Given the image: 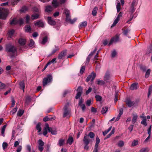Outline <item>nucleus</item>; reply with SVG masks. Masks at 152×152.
Listing matches in <instances>:
<instances>
[{
	"mask_svg": "<svg viewBox=\"0 0 152 152\" xmlns=\"http://www.w3.org/2000/svg\"><path fill=\"white\" fill-rule=\"evenodd\" d=\"M6 50L8 53H10V57L12 58L15 56V54L17 51L16 47L11 44H8L6 46Z\"/></svg>",
	"mask_w": 152,
	"mask_h": 152,
	"instance_id": "nucleus-1",
	"label": "nucleus"
},
{
	"mask_svg": "<svg viewBox=\"0 0 152 152\" xmlns=\"http://www.w3.org/2000/svg\"><path fill=\"white\" fill-rule=\"evenodd\" d=\"M53 77L52 75H48L46 77H44L42 80V85L43 86H46L48 83L52 81Z\"/></svg>",
	"mask_w": 152,
	"mask_h": 152,
	"instance_id": "nucleus-2",
	"label": "nucleus"
},
{
	"mask_svg": "<svg viewBox=\"0 0 152 152\" xmlns=\"http://www.w3.org/2000/svg\"><path fill=\"white\" fill-rule=\"evenodd\" d=\"M8 10L4 8H0V19H5L7 16Z\"/></svg>",
	"mask_w": 152,
	"mask_h": 152,
	"instance_id": "nucleus-3",
	"label": "nucleus"
},
{
	"mask_svg": "<svg viewBox=\"0 0 152 152\" xmlns=\"http://www.w3.org/2000/svg\"><path fill=\"white\" fill-rule=\"evenodd\" d=\"M87 134H85L83 140V142L85 144L84 149L87 150L88 149L89 147L88 145L91 141L90 140L87 138Z\"/></svg>",
	"mask_w": 152,
	"mask_h": 152,
	"instance_id": "nucleus-4",
	"label": "nucleus"
},
{
	"mask_svg": "<svg viewBox=\"0 0 152 152\" xmlns=\"http://www.w3.org/2000/svg\"><path fill=\"white\" fill-rule=\"evenodd\" d=\"M96 75L94 72H92L91 74L88 75L86 79V81L88 82L90 80L93 82L96 77Z\"/></svg>",
	"mask_w": 152,
	"mask_h": 152,
	"instance_id": "nucleus-5",
	"label": "nucleus"
},
{
	"mask_svg": "<svg viewBox=\"0 0 152 152\" xmlns=\"http://www.w3.org/2000/svg\"><path fill=\"white\" fill-rule=\"evenodd\" d=\"M83 89L82 87L81 86L78 87L77 89V92L75 97L76 99H78L80 97L81 94L83 93Z\"/></svg>",
	"mask_w": 152,
	"mask_h": 152,
	"instance_id": "nucleus-6",
	"label": "nucleus"
},
{
	"mask_svg": "<svg viewBox=\"0 0 152 152\" xmlns=\"http://www.w3.org/2000/svg\"><path fill=\"white\" fill-rule=\"evenodd\" d=\"M46 127L48 129V131L49 132H50L52 134L56 135L57 134V132L56 129L50 127L48 124H47Z\"/></svg>",
	"mask_w": 152,
	"mask_h": 152,
	"instance_id": "nucleus-7",
	"label": "nucleus"
},
{
	"mask_svg": "<svg viewBox=\"0 0 152 152\" xmlns=\"http://www.w3.org/2000/svg\"><path fill=\"white\" fill-rule=\"evenodd\" d=\"M125 102L126 104L129 107H130L132 106H133L135 104V102L134 101H132L129 98L126 99Z\"/></svg>",
	"mask_w": 152,
	"mask_h": 152,
	"instance_id": "nucleus-8",
	"label": "nucleus"
},
{
	"mask_svg": "<svg viewBox=\"0 0 152 152\" xmlns=\"http://www.w3.org/2000/svg\"><path fill=\"white\" fill-rule=\"evenodd\" d=\"M66 52L67 51L66 50H64L61 51L58 54V59H62L63 57L65 56Z\"/></svg>",
	"mask_w": 152,
	"mask_h": 152,
	"instance_id": "nucleus-9",
	"label": "nucleus"
},
{
	"mask_svg": "<svg viewBox=\"0 0 152 152\" xmlns=\"http://www.w3.org/2000/svg\"><path fill=\"white\" fill-rule=\"evenodd\" d=\"M65 13L66 15V20L67 22H68L71 19L70 12L68 10H65Z\"/></svg>",
	"mask_w": 152,
	"mask_h": 152,
	"instance_id": "nucleus-10",
	"label": "nucleus"
},
{
	"mask_svg": "<svg viewBox=\"0 0 152 152\" xmlns=\"http://www.w3.org/2000/svg\"><path fill=\"white\" fill-rule=\"evenodd\" d=\"M83 100L82 99H80L79 101L78 104L79 106L81 107L83 112H84L85 110L86 107L85 104H83Z\"/></svg>",
	"mask_w": 152,
	"mask_h": 152,
	"instance_id": "nucleus-11",
	"label": "nucleus"
},
{
	"mask_svg": "<svg viewBox=\"0 0 152 152\" xmlns=\"http://www.w3.org/2000/svg\"><path fill=\"white\" fill-rule=\"evenodd\" d=\"M10 24L11 25H15L17 24V19L16 18L12 19L11 18L10 20Z\"/></svg>",
	"mask_w": 152,
	"mask_h": 152,
	"instance_id": "nucleus-12",
	"label": "nucleus"
},
{
	"mask_svg": "<svg viewBox=\"0 0 152 152\" xmlns=\"http://www.w3.org/2000/svg\"><path fill=\"white\" fill-rule=\"evenodd\" d=\"M52 4L54 8H56L60 5L58 0H53Z\"/></svg>",
	"mask_w": 152,
	"mask_h": 152,
	"instance_id": "nucleus-13",
	"label": "nucleus"
},
{
	"mask_svg": "<svg viewBox=\"0 0 152 152\" xmlns=\"http://www.w3.org/2000/svg\"><path fill=\"white\" fill-rule=\"evenodd\" d=\"M34 25L38 27H41L43 28L44 26V24L43 22L41 20L37 21L34 23Z\"/></svg>",
	"mask_w": 152,
	"mask_h": 152,
	"instance_id": "nucleus-14",
	"label": "nucleus"
},
{
	"mask_svg": "<svg viewBox=\"0 0 152 152\" xmlns=\"http://www.w3.org/2000/svg\"><path fill=\"white\" fill-rule=\"evenodd\" d=\"M47 20L49 24L50 25L53 26L56 24V21L52 19L51 17H48L47 18Z\"/></svg>",
	"mask_w": 152,
	"mask_h": 152,
	"instance_id": "nucleus-15",
	"label": "nucleus"
},
{
	"mask_svg": "<svg viewBox=\"0 0 152 152\" xmlns=\"http://www.w3.org/2000/svg\"><path fill=\"white\" fill-rule=\"evenodd\" d=\"M119 39V38L118 37H113L112 38L108 44V46H110L113 42H117Z\"/></svg>",
	"mask_w": 152,
	"mask_h": 152,
	"instance_id": "nucleus-16",
	"label": "nucleus"
},
{
	"mask_svg": "<svg viewBox=\"0 0 152 152\" xmlns=\"http://www.w3.org/2000/svg\"><path fill=\"white\" fill-rule=\"evenodd\" d=\"M64 113L63 114V117H65L67 115H69L70 112L68 110V108L67 106L65 105L64 107Z\"/></svg>",
	"mask_w": 152,
	"mask_h": 152,
	"instance_id": "nucleus-17",
	"label": "nucleus"
},
{
	"mask_svg": "<svg viewBox=\"0 0 152 152\" xmlns=\"http://www.w3.org/2000/svg\"><path fill=\"white\" fill-rule=\"evenodd\" d=\"M104 80L106 81L107 82H109L110 80V74L109 72H107L106 73L104 76Z\"/></svg>",
	"mask_w": 152,
	"mask_h": 152,
	"instance_id": "nucleus-18",
	"label": "nucleus"
},
{
	"mask_svg": "<svg viewBox=\"0 0 152 152\" xmlns=\"http://www.w3.org/2000/svg\"><path fill=\"white\" fill-rule=\"evenodd\" d=\"M100 142V140L98 136H97L96 137V143L95 145L94 149L98 150V148L99 144Z\"/></svg>",
	"mask_w": 152,
	"mask_h": 152,
	"instance_id": "nucleus-19",
	"label": "nucleus"
},
{
	"mask_svg": "<svg viewBox=\"0 0 152 152\" xmlns=\"http://www.w3.org/2000/svg\"><path fill=\"white\" fill-rule=\"evenodd\" d=\"M53 9V7L50 5H48L45 7V11L48 12L52 11Z\"/></svg>",
	"mask_w": 152,
	"mask_h": 152,
	"instance_id": "nucleus-20",
	"label": "nucleus"
},
{
	"mask_svg": "<svg viewBox=\"0 0 152 152\" xmlns=\"http://www.w3.org/2000/svg\"><path fill=\"white\" fill-rule=\"evenodd\" d=\"M26 39L22 38H20L18 40L19 44L22 46L26 44Z\"/></svg>",
	"mask_w": 152,
	"mask_h": 152,
	"instance_id": "nucleus-21",
	"label": "nucleus"
},
{
	"mask_svg": "<svg viewBox=\"0 0 152 152\" xmlns=\"http://www.w3.org/2000/svg\"><path fill=\"white\" fill-rule=\"evenodd\" d=\"M138 85V84L137 83H133L131 85L130 88L132 90L137 89V87Z\"/></svg>",
	"mask_w": 152,
	"mask_h": 152,
	"instance_id": "nucleus-22",
	"label": "nucleus"
},
{
	"mask_svg": "<svg viewBox=\"0 0 152 152\" xmlns=\"http://www.w3.org/2000/svg\"><path fill=\"white\" fill-rule=\"evenodd\" d=\"M133 118L132 119V122L133 124L136 122L138 117V116L136 114H133Z\"/></svg>",
	"mask_w": 152,
	"mask_h": 152,
	"instance_id": "nucleus-23",
	"label": "nucleus"
},
{
	"mask_svg": "<svg viewBox=\"0 0 152 152\" xmlns=\"http://www.w3.org/2000/svg\"><path fill=\"white\" fill-rule=\"evenodd\" d=\"M55 48L54 49L52 50V52L50 53L49 55V56H50L53 54L54 53H55L56 51H58L59 49L58 46H55Z\"/></svg>",
	"mask_w": 152,
	"mask_h": 152,
	"instance_id": "nucleus-24",
	"label": "nucleus"
},
{
	"mask_svg": "<svg viewBox=\"0 0 152 152\" xmlns=\"http://www.w3.org/2000/svg\"><path fill=\"white\" fill-rule=\"evenodd\" d=\"M19 85L20 87V88L23 90L24 92V89L25 88V84L24 81L22 80L19 83Z\"/></svg>",
	"mask_w": 152,
	"mask_h": 152,
	"instance_id": "nucleus-25",
	"label": "nucleus"
},
{
	"mask_svg": "<svg viewBox=\"0 0 152 152\" xmlns=\"http://www.w3.org/2000/svg\"><path fill=\"white\" fill-rule=\"evenodd\" d=\"M65 143V140L63 138H60L58 141V144L60 146H63Z\"/></svg>",
	"mask_w": 152,
	"mask_h": 152,
	"instance_id": "nucleus-26",
	"label": "nucleus"
},
{
	"mask_svg": "<svg viewBox=\"0 0 152 152\" xmlns=\"http://www.w3.org/2000/svg\"><path fill=\"white\" fill-rule=\"evenodd\" d=\"M56 119L55 117L49 118L48 116H46L43 119V121L45 122H46L48 121H51L52 120H55Z\"/></svg>",
	"mask_w": 152,
	"mask_h": 152,
	"instance_id": "nucleus-27",
	"label": "nucleus"
},
{
	"mask_svg": "<svg viewBox=\"0 0 152 152\" xmlns=\"http://www.w3.org/2000/svg\"><path fill=\"white\" fill-rule=\"evenodd\" d=\"M108 108L107 106L102 107L101 113L102 114L106 113L108 111Z\"/></svg>",
	"mask_w": 152,
	"mask_h": 152,
	"instance_id": "nucleus-28",
	"label": "nucleus"
},
{
	"mask_svg": "<svg viewBox=\"0 0 152 152\" xmlns=\"http://www.w3.org/2000/svg\"><path fill=\"white\" fill-rule=\"evenodd\" d=\"M41 124L40 123H38L36 126V129L38 130V132H40L42 130V128L41 127Z\"/></svg>",
	"mask_w": 152,
	"mask_h": 152,
	"instance_id": "nucleus-29",
	"label": "nucleus"
},
{
	"mask_svg": "<svg viewBox=\"0 0 152 152\" xmlns=\"http://www.w3.org/2000/svg\"><path fill=\"white\" fill-rule=\"evenodd\" d=\"M87 23L86 21H84L81 23L79 24V28H81L83 27H85L87 25Z\"/></svg>",
	"mask_w": 152,
	"mask_h": 152,
	"instance_id": "nucleus-30",
	"label": "nucleus"
},
{
	"mask_svg": "<svg viewBox=\"0 0 152 152\" xmlns=\"http://www.w3.org/2000/svg\"><path fill=\"white\" fill-rule=\"evenodd\" d=\"M98 9V8L97 7H96L93 10L92 14L93 16H95L96 15Z\"/></svg>",
	"mask_w": 152,
	"mask_h": 152,
	"instance_id": "nucleus-31",
	"label": "nucleus"
},
{
	"mask_svg": "<svg viewBox=\"0 0 152 152\" xmlns=\"http://www.w3.org/2000/svg\"><path fill=\"white\" fill-rule=\"evenodd\" d=\"M73 142V139L72 137H69L67 141V143L69 144L70 145H71Z\"/></svg>",
	"mask_w": 152,
	"mask_h": 152,
	"instance_id": "nucleus-32",
	"label": "nucleus"
},
{
	"mask_svg": "<svg viewBox=\"0 0 152 152\" xmlns=\"http://www.w3.org/2000/svg\"><path fill=\"white\" fill-rule=\"evenodd\" d=\"M141 118H144L141 121V124L144 125L145 126H146L147 125V124L146 122V118L145 117H143L142 116H140Z\"/></svg>",
	"mask_w": 152,
	"mask_h": 152,
	"instance_id": "nucleus-33",
	"label": "nucleus"
},
{
	"mask_svg": "<svg viewBox=\"0 0 152 152\" xmlns=\"http://www.w3.org/2000/svg\"><path fill=\"white\" fill-rule=\"evenodd\" d=\"M39 16L37 13H34L31 15V18L32 20L37 19L39 18Z\"/></svg>",
	"mask_w": 152,
	"mask_h": 152,
	"instance_id": "nucleus-34",
	"label": "nucleus"
},
{
	"mask_svg": "<svg viewBox=\"0 0 152 152\" xmlns=\"http://www.w3.org/2000/svg\"><path fill=\"white\" fill-rule=\"evenodd\" d=\"M48 37L47 36L44 37L42 39V40L41 42V44L44 45L48 41Z\"/></svg>",
	"mask_w": 152,
	"mask_h": 152,
	"instance_id": "nucleus-35",
	"label": "nucleus"
},
{
	"mask_svg": "<svg viewBox=\"0 0 152 152\" xmlns=\"http://www.w3.org/2000/svg\"><path fill=\"white\" fill-rule=\"evenodd\" d=\"M7 126V125H5L3 126L1 128V134H2V135L4 137V132L5 131V129L6 128V127Z\"/></svg>",
	"mask_w": 152,
	"mask_h": 152,
	"instance_id": "nucleus-36",
	"label": "nucleus"
},
{
	"mask_svg": "<svg viewBox=\"0 0 152 152\" xmlns=\"http://www.w3.org/2000/svg\"><path fill=\"white\" fill-rule=\"evenodd\" d=\"M47 124H48L47 123H46L45 124V127L44 129H43L42 133L45 136H46L48 133V129L46 127V126H47Z\"/></svg>",
	"mask_w": 152,
	"mask_h": 152,
	"instance_id": "nucleus-37",
	"label": "nucleus"
},
{
	"mask_svg": "<svg viewBox=\"0 0 152 152\" xmlns=\"http://www.w3.org/2000/svg\"><path fill=\"white\" fill-rule=\"evenodd\" d=\"M25 29L26 32H28L31 31V28L30 26L27 25L25 26Z\"/></svg>",
	"mask_w": 152,
	"mask_h": 152,
	"instance_id": "nucleus-38",
	"label": "nucleus"
},
{
	"mask_svg": "<svg viewBox=\"0 0 152 152\" xmlns=\"http://www.w3.org/2000/svg\"><path fill=\"white\" fill-rule=\"evenodd\" d=\"M130 30L128 28H127L123 31L122 32V33L124 35L127 36L128 34L130 32Z\"/></svg>",
	"mask_w": 152,
	"mask_h": 152,
	"instance_id": "nucleus-39",
	"label": "nucleus"
},
{
	"mask_svg": "<svg viewBox=\"0 0 152 152\" xmlns=\"http://www.w3.org/2000/svg\"><path fill=\"white\" fill-rule=\"evenodd\" d=\"M151 72V69H147V71L146 72V73L145 75V77L146 78H147L149 76Z\"/></svg>",
	"mask_w": 152,
	"mask_h": 152,
	"instance_id": "nucleus-40",
	"label": "nucleus"
},
{
	"mask_svg": "<svg viewBox=\"0 0 152 152\" xmlns=\"http://www.w3.org/2000/svg\"><path fill=\"white\" fill-rule=\"evenodd\" d=\"M105 84V82L102 80H98L97 81V84L101 86L104 85Z\"/></svg>",
	"mask_w": 152,
	"mask_h": 152,
	"instance_id": "nucleus-41",
	"label": "nucleus"
},
{
	"mask_svg": "<svg viewBox=\"0 0 152 152\" xmlns=\"http://www.w3.org/2000/svg\"><path fill=\"white\" fill-rule=\"evenodd\" d=\"M87 138L89 139V136L91 138H93L94 136H95V134L94 133V132H90L89 133L88 135H87Z\"/></svg>",
	"mask_w": 152,
	"mask_h": 152,
	"instance_id": "nucleus-42",
	"label": "nucleus"
},
{
	"mask_svg": "<svg viewBox=\"0 0 152 152\" xmlns=\"http://www.w3.org/2000/svg\"><path fill=\"white\" fill-rule=\"evenodd\" d=\"M24 113V110L19 109L17 113V115L19 117H21L23 114Z\"/></svg>",
	"mask_w": 152,
	"mask_h": 152,
	"instance_id": "nucleus-43",
	"label": "nucleus"
},
{
	"mask_svg": "<svg viewBox=\"0 0 152 152\" xmlns=\"http://www.w3.org/2000/svg\"><path fill=\"white\" fill-rule=\"evenodd\" d=\"M96 100L97 101L100 102L102 100V97L99 95H96L95 96Z\"/></svg>",
	"mask_w": 152,
	"mask_h": 152,
	"instance_id": "nucleus-44",
	"label": "nucleus"
},
{
	"mask_svg": "<svg viewBox=\"0 0 152 152\" xmlns=\"http://www.w3.org/2000/svg\"><path fill=\"white\" fill-rule=\"evenodd\" d=\"M140 70L143 72H145L147 69L146 67L143 65H140Z\"/></svg>",
	"mask_w": 152,
	"mask_h": 152,
	"instance_id": "nucleus-45",
	"label": "nucleus"
},
{
	"mask_svg": "<svg viewBox=\"0 0 152 152\" xmlns=\"http://www.w3.org/2000/svg\"><path fill=\"white\" fill-rule=\"evenodd\" d=\"M112 126L110 127L107 129L103 132V134L104 136H105L111 129Z\"/></svg>",
	"mask_w": 152,
	"mask_h": 152,
	"instance_id": "nucleus-46",
	"label": "nucleus"
},
{
	"mask_svg": "<svg viewBox=\"0 0 152 152\" xmlns=\"http://www.w3.org/2000/svg\"><path fill=\"white\" fill-rule=\"evenodd\" d=\"M124 145V142L122 140L120 141L118 143V146L120 147H122Z\"/></svg>",
	"mask_w": 152,
	"mask_h": 152,
	"instance_id": "nucleus-47",
	"label": "nucleus"
},
{
	"mask_svg": "<svg viewBox=\"0 0 152 152\" xmlns=\"http://www.w3.org/2000/svg\"><path fill=\"white\" fill-rule=\"evenodd\" d=\"M27 10L28 7L26 6H24L20 9V11L22 12H25Z\"/></svg>",
	"mask_w": 152,
	"mask_h": 152,
	"instance_id": "nucleus-48",
	"label": "nucleus"
},
{
	"mask_svg": "<svg viewBox=\"0 0 152 152\" xmlns=\"http://www.w3.org/2000/svg\"><path fill=\"white\" fill-rule=\"evenodd\" d=\"M95 64L96 65V69L99 70L100 68V64L98 61H96Z\"/></svg>",
	"mask_w": 152,
	"mask_h": 152,
	"instance_id": "nucleus-49",
	"label": "nucleus"
},
{
	"mask_svg": "<svg viewBox=\"0 0 152 152\" xmlns=\"http://www.w3.org/2000/svg\"><path fill=\"white\" fill-rule=\"evenodd\" d=\"M91 56H90V55H88V57H87L86 61L85 62V65H87L88 64L89 61H90V59L91 58Z\"/></svg>",
	"mask_w": 152,
	"mask_h": 152,
	"instance_id": "nucleus-50",
	"label": "nucleus"
},
{
	"mask_svg": "<svg viewBox=\"0 0 152 152\" xmlns=\"http://www.w3.org/2000/svg\"><path fill=\"white\" fill-rule=\"evenodd\" d=\"M152 91V85L150 86L148 90V97H149V96L151 95V93Z\"/></svg>",
	"mask_w": 152,
	"mask_h": 152,
	"instance_id": "nucleus-51",
	"label": "nucleus"
},
{
	"mask_svg": "<svg viewBox=\"0 0 152 152\" xmlns=\"http://www.w3.org/2000/svg\"><path fill=\"white\" fill-rule=\"evenodd\" d=\"M136 6H132L131 5L130 8V11L132 12V14H133V13L135 11L136 8H135V7Z\"/></svg>",
	"mask_w": 152,
	"mask_h": 152,
	"instance_id": "nucleus-52",
	"label": "nucleus"
},
{
	"mask_svg": "<svg viewBox=\"0 0 152 152\" xmlns=\"http://www.w3.org/2000/svg\"><path fill=\"white\" fill-rule=\"evenodd\" d=\"M23 18H21L19 19H17V24H19L20 25H21L23 23Z\"/></svg>",
	"mask_w": 152,
	"mask_h": 152,
	"instance_id": "nucleus-53",
	"label": "nucleus"
},
{
	"mask_svg": "<svg viewBox=\"0 0 152 152\" xmlns=\"http://www.w3.org/2000/svg\"><path fill=\"white\" fill-rule=\"evenodd\" d=\"M116 7L117 12H120L121 10V4L120 3L118 2L117 3L116 5Z\"/></svg>",
	"mask_w": 152,
	"mask_h": 152,
	"instance_id": "nucleus-54",
	"label": "nucleus"
},
{
	"mask_svg": "<svg viewBox=\"0 0 152 152\" xmlns=\"http://www.w3.org/2000/svg\"><path fill=\"white\" fill-rule=\"evenodd\" d=\"M34 44V42L32 39H30V42L28 44V46L30 47L33 46Z\"/></svg>",
	"mask_w": 152,
	"mask_h": 152,
	"instance_id": "nucleus-55",
	"label": "nucleus"
},
{
	"mask_svg": "<svg viewBox=\"0 0 152 152\" xmlns=\"http://www.w3.org/2000/svg\"><path fill=\"white\" fill-rule=\"evenodd\" d=\"M20 0H11V2L12 5L16 4Z\"/></svg>",
	"mask_w": 152,
	"mask_h": 152,
	"instance_id": "nucleus-56",
	"label": "nucleus"
},
{
	"mask_svg": "<svg viewBox=\"0 0 152 152\" xmlns=\"http://www.w3.org/2000/svg\"><path fill=\"white\" fill-rule=\"evenodd\" d=\"M85 66H83L81 67L80 70V72L81 74H82L83 73L85 70Z\"/></svg>",
	"mask_w": 152,
	"mask_h": 152,
	"instance_id": "nucleus-57",
	"label": "nucleus"
},
{
	"mask_svg": "<svg viewBox=\"0 0 152 152\" xmlns=\"http://www.w3.org/2000/svg\"><path fill=\"white\" fill-rule=\"evenodd\" d=\"M15 33V31L13 29H12L10 30L8 32V34L9 36H12Z\"/></svg>",
	"mask_w": 152,
	"mask_h": 152,
	"instance_id": "nucleus-58",
	"label": "nucleus"
},
{
	"mask_svg": "<svg viewBox=\"0 0 152 152\" xmlns=\"http://www.w3.org/2000/svg\"><path fill=\"white\" fill-rule=\"evenodd\" d=\"M39 146H43L44 145V142L42 140H39L38 141Z\"/></svg>",
	"mask_w": 152,
	"mask_h": 152,
	"instance_id": "nucleus-59",
	"label": "nucleus"
},
{
	"mask_svg": "<svg viewBox=\"0 0 152 152\" xmlns=\"http://www.w3.org/2000/svg\"><path fill=\"white\" fill-rule=\"evenodd\" d=\"M138 141L137 140H134L132 143V146H135L138 144Z\"/></svg>",
	"mask_w": 152,
	"mask_h": 152,
	"instance_id": "nucleus-60",
	"label": "nucleus"
},
{
	"mask_svg": "<svg viewBox=\"0 0 152 152\" xmlns=\"http://www.w3.org/2000/svg\"><path fill=\"white\" fill-rule=\"evenodd\" d=\"M8 144L7 142H4L2 144V147L3 149L4 150L7 147Z\"/></svg>",
	"mask_w": 152,
	"mask_h": 152,
	"instance_id": "nucleus-61",
	"label": "nucleus"
},
{
	"mask_svg": "<svg viewBox=\"0 0 152 152\" xmlns=\"http://www.w3.org/2000/svg\"><path fill=\"white\" fill-rule=\"evenodd\" d=\"M117 54V53L116 51L114 50L111 53V57L112 58L115 57Z\"/></svg>",
	"mask_w": 152,
	"mask_h": 152,
	"instance_id": "nucleus-62",
	"label": "nucleus"
},
{
	"mask_svg": "<svg viewBox=\"0 0 152 152\" xmlns=\"http://www.w3.org/2000/svg\"><path fill=\"white\" fill-rule=\"evenodd\" d=\"M5 87V84L0 81V89H4Z\"/></svg>",
	"mask_w": 152,
	"mask_h": 152,
	"instance_id": "nucleus-63",
	"label": "nucleus"
},
{
	"mask_svg": "<svg viewBox=\"0 0 152 152\" xmlns=\"http://www.w3.org/2000/svg\"><path fill=\"white\" fill-rule=\"evenodd\" d=\"M17 109L18 108L17 107H15L11 111V113L12 115L14 114L16 112Z\"/></svg>",
	"mask_w": 152,
	"mask_h": 152,
	"instance_id": "nucleus-64",
	"label": "nucleus"
}]
</instances>
